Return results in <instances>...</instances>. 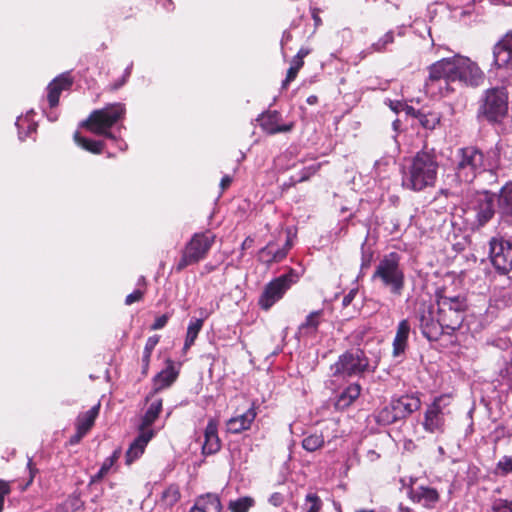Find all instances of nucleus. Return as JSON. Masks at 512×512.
Returning <instances> with one entry per match:
<instances>
[{
    "label": "nucleus",
    "mask_w": 512,
    "mask_h": 512,
    "mask_svg": "<svg viewBox=\"0 0 512 512\" xmlns=\"http://www.w3.org/2000/svg\"><path fill=\"white\" fill-rule=\"evenodd\" d=\"M484 81V73L478 64L470 58L455 55L443 58L429 67V76L426 80V90L435 95H445L452 91L451 83H460L465 86L476 87Z\"/></svg>",
    "instance_id": "nucleus-1"
},
{
    "label": "nucleus",
    "mask_w": 512,
    "mask_h": 512,
    "mask_svg": "<svg viewBox=\"0 0 512 512\" xmlns=\"http://www.w3.org/2000/svg\"><path fill=\"white\" fill-rule=\"evenodd\" d=\"M438 161L431 152H418L403 172L402 185L413 191L433 187L438 173Z\"/></svg>",
    "instance_id": "nucleus-2"
},
{
    "label": "nucleus",
    "mask_w": 512,
    "mask_h": 512,
    "mask_svg": "<svg viewBox=\"0 0 512 512\" xmlns=\"http://www.w3.org/2000/svg\"><path fill=\"white\" fill-rule=\"evenodd\" d=\"M465 224L472 230L480 229L495 214L494 195L483 191L471 196L462 208Z\"/></svg>",
    "instance_id": "nucleus-3"
},
{
    "label": "nucleus",
    "mask_w": 512,
    "mask_h": 512,
    "mask_svg": "<svg viewBox=\"0 0 512 512\" xmlns=\"http://www.w3.org/2000/svg\"><path fill=\"white\" fill-rule=\"evenodd\" d=\"M125 113L126 108L124 104H109L102 109L92 111L89 117L82 122L81 126L96 135H102L108 139L116 140V136L109 130L115 123L124 118Z\"/></svg>",
    "instance_id": "nucleus-4"
},
{
    "label": "nucleus",
    "mask_w": 512,
    "mask_h": 512,
    "mask_svg": "<svg viewBox=\"0 0 512 512\" xmlns=\"http://www.w3.org/2000/svg\"><path fill=\"white\" fill-rule=\"evenodd\" d=\"M399 261L400 257L397 253H390L380 260L373 274V279H379L391 293L396 295H400L404 287V274Z\"/></svg>",
    "instance_id": "nucleus-5"
},
{
    "label": "nucleus",
    "mask_w": 512,
    "mask_h": 512,
    "mask_svg": "<svg viewBox=\"0 0 512 512\" xmlns=\"http://www.w3.org/2000/svg\"><path fill=\"white\" fill-rule=\"evenodd\" d=\"M484 170V155L475 147H465L456 155L455 175L460 182L471 183Z\"/></svg>",
    "instance_id": "nucleus-6"
},
{
    "label": "nucleus",
    "mask_w": 512,
    "mask_h": 512,
    "mask_svg": "<svg viewBox=\"0 0 512 512\" xmlns=\"http://www.w3.org/2000/svg\"><path fill=\"white\" fill-rule=\"evenodd\" d=\"M376 365L371 367L369 359L364 351L354 349L339 356L338 360L331 366L334 376L353 377L360 376L366 371H374Z\"/></svg>",
    "instance_id": "nucleus-7"
},
{
    "label": "nucleus",
    "mask_w": 512,
    "mask_h": 512,
    "mask_svg": "<svg viewBox=\"0 0 512 512\" xmlns=\"http://www.w3.org/2000/svg\"><path fill=\"white\" fill-rule=\"evenodd\" d=\"M451 396L448 394L440 395L428 405L423 420V428L429 433H443L445 428V418L450 414L449 406Z\"/></svg>",
    "instance_id": "nucleus-8"
},
{
    "label": "nucleus",
    "mask_w": 512,
    "mask_h": 512,
    "mask_svg": "<svg viewBox=\"0 0 512 512\" xmlns=\"http://www.w3.org/2000/svg\"><path fill=\"white\" fill-rule=\"evenodd\" d=\"M437 315L444 328L456 330L464 319V305L459 298L441 297L437 301Z\"/></svg>",
    "instance_id": "nucleus-9"
},
{
    "label": "nucleus",
    "mask_w": 512,
    "mask_h": 512,
    "mask_svg": "<svg viewBox=\"0 0 512 512\" xmlns=\"http://www.w3.org/2000/svg\"><path fill=\"white\" fill-rule=\"evenodd\" d=\"M482 111L489 121H499L508 111V96L504 88L487 90Z\"/></svg>",
    "instance_id": "nucleus-10"
},
{
    "label": "nucleus",
    "mask_w": 512,
    "mask_h": 512,
    "mask_svg": "<svg viewBox=\"0 0 512 512\" xmlns=\"http://www.w3.org/2000/svg\"><path fill=\"white\" fill-rule=\"evenodd\" d=\"M293 282V275L285 274L267 284L259 298L260 307L264 310L270 309L278 300L283 297Z\"/></svg>",
    "instance_id": "nucleus-11"
},
{
    "label": "nucleus",
    "mask_w": 512,
    "mask_h": 512,
    "mask_svg": "<svg viewBox=\"0 0 512 512\" xmlns=\"http://www.w3.org/2000/svg\"><path fill=\"white\" fill-rule=\"evenodd\" d=\"M493 266L505 274L512 270V244L503 238H492L489 242Z\"/></svg>",
    "instance_id": "nucleus-12"
},
{
    "label": "nucleus",
    "mask_w": 512,
    "mask_h": 512,
    "mask_svg": "<svg viewBox=\"0 0 512 512\" xmlns=\"http://www.w3.org/2000/svg\"><path fill=\"white\" fill-rule=\"evenodd\" d=\"M420 328L429 340H437L442 334L443 326L433 306H423L419 314Z\"/></svg>",
    "instance_id": "nucleus-13"
},
{
    "label": "nucleus",
    "mask_w": 512,
    "mask_h": 512,
    "mask_svg": "<svg viewBox=\"0 0 512 512\" xmlns=\"http://www.w3.org/2000/svg\"><path fill=\"white\" fill-rule=\"evenodd\" d=\"M214 240L215 236L211 233H197L186 245L184 251L197 263L206 256Z\"/></svg>",
    "instance_id": "nucleus-14"
},
{
    "label": "nucleus",
    "mask_w": 512,
    "mask_h": 512,
    "mask_svg": "<svg viewBox=\"0 0 512 512\" xmlns=\"http://www.w3.org/2000/svg\"><path fill=\"white\" fill-rule=\"evenodd\" d=\"M494 64L498 68L512 66V29L507 31L493 48Z\"/></svg>",
    "instance_id": "nucleus-15"
},
{
    "label": "nucleus",
    "mask_w": 512,
    "mask_h": 512,
    "mask_svg": "<svg viewBox=\"0 0 512 512\" xmlns=\"http://www.w3.org/2000/svg\"><path fill=\"white\" fill-rule=\"evenodd\" d=\"M256 415L255 407L252 405L244 413L231 417L226 422L227 431L233 434H238L250 429Z\"/></svg>",
    "instance_id": "nucleus-16"
},
{
    "label": "nucleus",
    "mask_w": 512,
    "mask_h": 512,
    "mask_svg": "<svg viewBox=\"0 0 512 512\" xmlns=\"http://www.w3.org/2000/svg\"><path fill=\"white\" fill-rule=\"evenodd\" d=\"M258 120L262 129L269 134L289 132L294 126L292 122L288 124H280V114L277 111L264 113Z\"/></svg>",
    "instance_id": "nucleus-17"
},
{
    "label": "nucleus",
    "mask_w": 512,
    "mask_h": 512,
    "mask_svg": "<svg viewBox=\"0 0 512 512\" xmlns=\"http://www.w3.org/2000/svg\"><path fill=\"white\" fill-rule=\"evenodd\" d=\"M153 430L141 429L138 437L130 445L126 452V463L131 464L138 459L144 452L146 445L153 438Z\"/></svg>",
    "instance_id": "nucleus-18"
},
{
    "label": "nucleus",
    "mask_w": 512,
    "mask_h": 512,
    "mask_svg": "<svg viewBox=\"0 0 512 512\" xmlns=\"http://www.w3.org/2000/svg\"><path fill=\"white\" fill-rule=\"evenodd\" d=\"M72 78L68 74H62L59 77L55 78L48 85V102L50 107H56L59 103V97L62 91L70 89L72 86Z\"/></svg>",
    "instance_id": "nucleus-19"
},
{
    "label": "nucleus",
    "mask_w": 512,
    "mask_h": 512,
    "mask_svg": "<svg viewBox=\"0 0 512 512\" xmlns=\"http://www.w3.org/2000/svg\"><path fill=\"white\" fill-rule=\"evenodd\" d=\"M323 318V310H316L307 315L305 321L300 324L297 331V336L301 337H314Z\"/></svg>",
    "instance_id": "nucleus-20"
},
{
    "label": "nucleus",
    "mask_w": 512,
    "mask_h": 512,
    "mask_svg": "<svg viewBox=\"0 0 512 512\" xmlns=\"http://www.w3.org/2000/svg\"><path fill=\"white\" fill-rule=\"evenodd\" d=\"M394 410L400 419H403L420 408L419 398L414 396H402L391 401Z\"/></svg>",
    "instance_id": "nucleus-21"
},
{
    "label": "nucleus",
    "mask_w": 512,
    "mask_h": 512,
    "mask_svg": "<svg viewBox=\"0 0 512 512\" xmlns=\"http://www.w3.org/2000/svg\"><path fill=\"white\" fill-rule=\"evenodd\" d=\"M222 509L218 495L207 493L199 496L190 512H220Z\"/></svg>",
    "instance_id": "nucleus-22"
},
{
    "label": "nucleus",
    "mask_w": 512,
    "mask_h": 512,
    "mask_svg": "<svg viewBox=\"0 0 512 512\" xmlns=\"http://www.w3.org/2000/svg\"><path fill=\"white\" fill-rule=\"evenodd\" d=\"M205 440L202 446V450L204 454H213L216 453L220 447V439L217 433V423L215 420H210L206 426Z\"/></svg>",
    "instance_id": "nucleus-23"
},
{
    "label": "nucleus",
    "mask_w": 512,
    "mask_h": 512,
    "mask_svg": "<svg viewBox=\"0 0 512 512\" xmlns=\"http://www.w3.org/2000/svg\"><path fill=\"white\" fill-rule=\"evenodd\" d=\"M409 333V322L407 320H402L398 325L397 332L393 341V356L397 357L405 351Z\"/></svg>",
    "instance_id": "nucleus-24"
},
{
    "label": "nucleus",
    "mask_w": 512,
    "mask_h": 512,
    "mask_svg": "<svg viewBox=\"0 0 512 512\" xmlns=\"http://www.w3.org/2000/svg\"><path fill=\"white\" fill-rule=\"evenodd\" d=\"M412 498L424 506H431L438 501L439 495L434 488L420 486L412 490Z\"/></svg>",
    "instance_id": "nucleus-25"
},
{
    "label": "nucleus",
    "mask_w": 512,
    "mask_h": 512,
    "mask_svg": "<svg viewBox=\"0 0 512 512\" xmlns=\"http://www.w3.org/2000/svg\"><path fill=\"white\" fill-rule=\"evenodd\" d=\"M289 248V242L284 248H275L274 245L268 244L260 251V258L266 263L279 262L286 257Z\"/></svg>",
    "instance_id": "nucleus-26"
},
{
    "label": "nucleus",
    "mask_w": 512,
    "mask_h": 512,
    "mask_svg": "<svg viewBox=\"0 0 512 512\" xmlns=\"http://www.w3.org/2000/svg\"><path fill=\"white\" fill-rule=\"evenodd\" d=\"M361 387L359 384L349 385L338 397L335 406L338 409L349 407L360 395Z\"/></svg>",
    "instance_id": "nucleus-27"
},
{
    "label": "nucleus",
    "mask_w": 512,
    "mask_h": 512,
    "mask_svg": "<svg viewBox=\"0 0 512 512\" xmlns=\"http://www.w3.org/2000/svg\"><path fill=\"white\" fill-rule=\"evenodd\" d=\"M100 404L94 405L88 411L80 414L76 421V429L87 433L94 425L95 419L99 414Z\"/></svg>",
    "instance_id": "nucleus-28"
},
{
    "label": "nucleus",
    "mask_w": 512,
    "mask_h": 512,
    "mask_svg": "<svg viewBox=\"0 0 512 512\" xmlns=\"http://www.w3.org/2000/svg\"><path fill=\"white\" fill-rule=\"evenodd\" d=\"M499 211L504 216L512 217V182L507 183L499 192Z\"/></svg>",
    "instance_id": "nucleus-29"
},
{
    "label": "nucleus",
    "mask_w": 512,
    "mask_h": 512,
    "mask_svg": "<svg viewBox=\"0 0 512 512\" xmlns=\"http://www.w3.org/2000/svg\"><path fill=\"white\" fill-rule=\"evenodd\" d=\"M162 411V400L161 399H155L153 400L147 411L145 412L142 423L140 425V430H151L150 426L155 422V420L158 418L160 412Z\"/></svg>",
    "instance_id": "nucleus-30"
},
{
    "label": "nucleus",
    "mask_w": 512,
    "mask_h": 512,
    "mask_svg": "<svg viewBox=\"0 0 512 512\" xmlns=\"http://www.w3.org/2000/svg\"><path fill=\"white\" fill-rule=\"evenodd\" d=\"M176 372L173 366H168L166 369L159 372L154 378L155 391L170 386L176 379Z\"/></svg>",
    "instance_id": "nucleus-31"
},
{
    "label": "nucleus",
    "mask_w": 512,
    "mask_h": 512,
    "mask_svg": "<svg viewBox=\"0 0 512 512\" xmlns=\"http://www.w3.org/2000/svg\"><path fill=\"white\" fill-rule=\"evenodd\" d=\"M74 141L78 146L94 154H100L104 148V143L102 141L87 139L82 137L79 132L74 134Z\"/></svg>",
    "instance_id": "nucleus-32"
},
{
    "label": "nucleus",
    "mask_w": 512,
    "mask_h": 512,
    "mask_svg": "<svg viewBox=\"0 0 512 512\" xmlns=\"http://www.w3.org/2000/svg\"><path fill=\"white\" fill-rule=\"evenodd\" d=\"M203 326V320L202 319H193L188 325L187 328V334L184 344V349H189L195 342L200 330Z\"/></svg>",
    "instance_id": "nucleus-33"
},
{
    "label": "nucleus",
    "mask_w": 512,
    "mask_h": 512,
    "mask_svg": "<svg viewBox=\"0 0 512 512\" xmlns=\"http://www.w3.org/2000/svg\"><path fill=\"white\" fill-rule=\"evenodd\" d=\"M376 420L381 425H389L400 420V417H398V414H396V411L394 410V406L390 403L378 412Z\"/></svg>",
    "instance_id": "nucleus-34"
},
{
    "label": "nucleus",
    "mask_w": 512,
    "mask_h": 512,
    "mask_svg": "<svg viewBox=\"0 0 512 512\" xmlns=\"http://www.w3.org/2000/svg\"><path fill=\"white\" fill-rule=\"evenodd\" d=\"M415 116L424 128L430 130L434 129L440 122V115L436 112H417Z\"/></svg>",
    "instance_id": "nucleus-35"
},
{
    "label": "nucleus",
    "mask_w": 512,
    "mask_h": 512,
    "mask_svg": "<svg viewBox=\"0 0 512 512\" xmlns=\"http://www.w3.org/2000/svg\"><path fill=\"white\" fill-rule=\"evenodd\" d=\"M254 505V499L248 496L231 500L228 508L231 512H248V510Z\"/></svg>",
    "instance_id": "nucleus-36"
},
{
    "label": "nucleus",
    "mask_w": 512,
    "mask_h": 512,
    "mask_svg": "<svg viewBox=\"0 0 512 512\" xmlns=\"http://www.w3.org/2000/svg\"><path fill=\"white\" fill-rule=\"evenodd\" d=\"M323 444L324 438L321 434H311L305 437L302 441V447L309 452H314L320 449Z\"/></svg>",
    "instance_id": "nucleus-37"
},
{
    "label": "nucleus",
    "mask_w": 512,
    "mask_h": 512,
    "mask_svg": "<svg viewBox=\"0 0 512 512\" xmlns=\"http://www.w3.org/2000/svg\"><path fill=\"white\" fill-rule=\"evenodd\" d=\"M180 499V491L177 486L171 485L162 494V501L167 506H173Z\"/></svg>",
    "instance_id": "nucleus-38"
},
{
    "label": "nucleus",
    "mask_w": 512,
    "mask_h": 512,
    "mask_svg": "<svg viewBox=\"0 0 512 512\" xmlns=\"http://www.w3.org/2000/svg\"><path fill=\"white\" fill-rule=\"evenodd\" d=\"M158 342H159L158 336H152L147 339V342H146L145 348H144V352H143V356H142L144 370L147 369L149 362H150V357H151L152 351L155 348V346L158 344Z\"/></svg>",
    "instance_id": "nucleus-39"
},
{
    "label": "nucleus",
    "mask_w": 512,
    "mask_h": 512,
    "mask_svg": "<svg viewBox=\"0 0 512 512\" xmlns=\"http://www.w3.org/2000/svg\"><path fill=\"white\" fill-rule=\"evenodd\" d=\"M303 65L304 61H299L298 59L295 58L292 59L291 66L288 69L286 78L282 83L283 88H286L288 84L296 78L299 70L302 68Z\"/></svg>",
    "instance_id": "nucleus-40"
},
{
    "label": "nucleus",
    "mask_w": 512,
    "mask_h": 512,
    "mask_svg": "<svg viewBox=\"0 0 512 512\" xmlns=\"http://www.w3.org/2000/svg\"><path fill=\"white\" fill-rule=\"evenodd\" d=\"M496 473L507 475L512 473V456H503L496 464Z\"/></svg>",
    "instance_id": "nucleus-41"
},
{
    "label": "nucleus",
    "mask_w": 512,
    "mask_h": 512,
    "mask_svg": "<svg viewBox=\"0 0 512 512\" xmlns=\"http://www.w3.org/2000/svg\"><path fill=\"white\" fill-rule=\"evenodd\" d=\"M492 512H512V501L497 499L493 502Z\"/></svg>",
    "instance_id": "nucleus-42"
},
{
    "label": "nucleus",
    "mask_w": 512,
    "mask_h": 512,
    "mask_svg": "<svg viewBox=\"0 0 512 512\" xmlns=\"http://www.w3.org/2000/svg\"><path fill=\"white\" fill-rule=\"evenodd\" d=\"M306 501L310 502L311 505L306 512H319L322 506L320 498L316 494H308Z\"/></svg>",
    "instance_id": "nucleus-43"
},
{
    "label": "nucleus",
    "mask_w": 512,
    "mask_h": 512,
    "mask_svg": "<svg viewBox=\"0 0 512 512\" xmlns=\"http://www.w3.org/2000/svg\"><path fill=\"white\" fill-rule=\"evenodd\" d=\"M119 453L115 451L112 456L106 458L100 468V474L106 475L111 467L114 465L115 461L118 459Z\"/></svg>",
    "instance_id": "nucleus-44"
},
{
    "label": "nucleus",
    "mask_w": 512,
    "mask_h": 512,
    "mask_svg": "<svg viewBox=\"0 0 512 512\" xmlns=\"http://www.w3.org/2000/svg\"><path fill=\"white\" fill-rule=\"evenodd\" d=\"M393 39V33L388 32L383 36L382 39H380L377 43L373 44V47L376 51H381L385 48L387 44L392 43Z\"/></svg>",
    "instance_id": "nucleus-45"
},
{
    "label": "nucleus",
    "mask_w": 512,
    "mask_h": 512,
    "mask_svg": "<svg viewBox=\"0 0 512 512\" xmlns=\"http://www.w3.org/2000/svg\"><path fill=\"white\" fill-rule=\"evenodd\" d=\"M143 295H144V292L140 289H137V290L133 291L132 293H130L129 295H127V297L125 299V304L131 305L135 302H138L142 299Z\"/></svg>",
    "instance_id": "nucleus-46"
},
{
    "label": "nucleus",
    "mask_w": 512,
    "mask_h": 512,
    "mask_svg": "<svg viewBox=\"0 0 512 512\" xmlns=\"http://www.w3.org/2000/svg\"><path fill=\"white\" fill-rule=\"evenodd\" d=\"M194 263L196 262L191 257H189V255L184 251L179 263L177 264V270L180 271L187 267L188 265Z\"/></svg>",
    "instance_id": "nucleus-47"
},
{
    "label": "nucleus",
    "mask_w": 512,
    "mask_h": 512,
    "mask_svg": "<svg viewBox=\"0 0 512 512\" xmlns=\"http://www.w3.org/2000/svg\"><path fill=\"white\" fill-rule=\"evenodd\" d=\"M10 491L9 485L7 482L0 481V512L3 510L4 506V497Z\"/></svg>",
    "instance_id": "nucleus-48"
},
{
    "label": "nucleus",
    "mask_w": 512,
    "mask_h": 512,
    "mask_svg": "<svg viewBox=\"0 0 512 512\" xmlns=\"http://www.w3.org/2000/svg\"><path fill=\"white\" fill-rule=\"evenodd\" d=\"M167 321H168V316L167 315H161V316H159L158 318L155 319L153 325L151 326V329L152 330H159V329L163 328L167 324Z\"/></svg>",
    "instance_id": "nucleus-49"
},
{
    "label": "nucleus",
    "mask_w": 512,
    "mask_h": 512,
    "mask_svg": "<svg viewBox=\"0 0 512 512\" xmlns=\"http://www.w3.org/2000/svg\"><path fill=\"white\" fill-rule=\"evenodd\" d=\"M318 168H319L318 165H313V166L305 168L304 171H303V174L300 176L298 181L302 182V181L307 180L312 174L316 173Z\"/></svg>",
    "instance_id": "nucleus-50"
},
{
    "label": "nucleus",
    "mask_w": 512,
    "mask_h": 512,
    "mask_svg": "<svg viewBox=\"0 0 512 512\" xmlns=\"http://www.w3.org/2000/svg\"><path fill=\"white\" fill-rule=\"evenodd\" d=\"M284 501V497L281 493H273L269 497V503L272 504L275 507L280 506Z\"/></svg>",
    "instance_id": "nucleus-51"
},
{
    "label": "nucleus",
    "mask_w": 512,
    "mask_h": 512,
    "mask_svg": "<svg viewBox=\"0 0 512 512\" xmlns=\"http://www.w3.org/2000/svg\"><path fill=\"white\" fill-rule=\"evenodd\" d=\"M84 435H86V433H84L83 431L79 430V429H76V433L75 435H73L70 439V443L71 444H76L78 443L83 437Z\"/></svg>",
    "instance_id": "nucleus-52"
},
{
    "label": "nucleus",
    "mask_w": 512,
    "mask_h": 512,
    "mask_svg": "<svg viewBox=\"0 0 512 512\" xmlns=\"http://www.w3.org/2000/svg\"><path fill=\"white\" fill-rule=\"evenodd\" d=\"M309 53L310 49L302 47L293 58L298 59L299 61H303L304 57H306Z\"/></svg>",
    "instance_id": "nucleus-53"
},
{
    "label": "nucleus",
    "mask_w": 512,
    "mask_h": 512,
    "mask_svg": "<svg viewBox=\"0 0 512 512\" xmlns=\"http://www.w3.org/2000/svg\"><path fill=\"white\" fill-rule=\"evenodd\" d=\"M231 182H232L231 177L226 175L222 178L220 186L224 190L231 184Z\"/></svg>",
    "instance_id": "nucleus-54"
},
{
    "label": "nucleus",
    "mask_w": 512,
    "mask_h": 512,
    "mask_svg": "<svg viewBox=\"0 0 512 512\" xmlns=\"http://www.w3.org/2000/svg\"><path fill=\"white\" fill-rule=\"evenodd\" d=\"M379 454H377L375 451L373 450H370L367 452V458L370 460V461H375L379 458Z\"/></svg>",
    "instance_id": "nucleus-55"
},
{
    "label": "nucleus",
    "mask_w": 512,
    "mask_h": 512,
    "mask_svg": "<svg viewBox=\"0 0 512 512\" xmlns=\"http://www.w3.org/2000/svg\"><path fill=\"white\" fill-rule=\"evenodd\" d=\"M104 476V474H100V471H98V473L91 478V483L100 481Z\"/></svg>",
    "instance_id": "nucleus-56"
},
{
    "label": "nucleus",
    "mask_w": 512,
    "mask_h": 512,
    "mask_svg": "<svg viewBox=\"0 0 512 512\" xmlns=\"http://www.w3.org/2000/svg\"><path fill=\"white\" fill-rule=\"evenodd\" d=\"M307 102L310 105H313L317 102V97L315 95H311L307 98Z\"/></svg>",
    "instance_id": "nucleus-57"
},
{
    "label": "nucleus",
    "mask_w": 512,
    "mask_h": 512,
    "mask_svg": "<svg viewBox=\"0 0 512 512\" xmlns=\"http://www.w3.org/2000/svg\"><path fill=\"white\" fill-rule=\"evenodd\" d=\"M313 18H314L315 24L318 26L321 22L320 17L318 15L314 14Z\"/></svg>",
    "instance_id": "nucleus-58"
},
{
    "label": "nucleus",
    "mask_w": 512,
    "mask_h": 512,
    "mask_svg": "<svg viewBox=\"0 0 512 512\" xmlns=\"http://www.w3.org/2000/svg\"><path fill=\"white\" fill-rule=\"evenodd\" d=\"M21 121H22V119H21V118H19V119L17 120V122H16V125H17V126H20V122H21Z\"/></svg>",
    "instance_id": "nucleus-59"
},
{
    "label": "nucleus",
    "mask_w": 512,
    "mask_h": 512,
    "mask_svg": "<svg viewBox=\"0 0 512 512\" xmlns=\"http://www.w3.org/2000/svg\"><path fill=\"white\" fill-rule=\"evenodd\" d=\"M357 512H373L372 510H360V511H357Z\"/></svg>",
    "instance_id": "nucleus-60"
},
{
    "label": "nucleus",
    "mask_w": 512,
    "mask_h": 512,
    "mask_svg": "<svg viewBox=\"0 0 512 512\" xmlns=\"http://www.w3.org/2000/svg\"><path fill=\"white\" fill-rule=\"evenodd\" d=\"M291 38V35L289 33L286 34V39L289 40Z\"/></svg>",
    "instance_id": "nucleus-61"
},
{
    "label": "nucleus",
    "mask_w": 512,
    "mask_h": 512,
    "mask_svg": "<svg viewBox=\"0 0 512 512\" xmlns=\"http://www.w3.org/2000/svg\"><path fill=\"white\" fill-rule=\"evenodd\" d=\"M347 302H349V299L344 298V303H347Z\"/></svg>",
    "instance_id": "nucleus-62"
},
{
    "label": "nucleus",
    "mask_w": 512,
    "mask_h": 512,
    "mask_svg": "<svg viewBox=\"0 0 512 512\" xmlns=\"http://www.w3.org/2000/svg\"><path fill=\"white\" fill-rule=\"evenodd\" d=\"M347 302H349V299L344 298V303H347Z\"/></svg>",
    "instance_id": "nucleus-63"
}]
</instances>
